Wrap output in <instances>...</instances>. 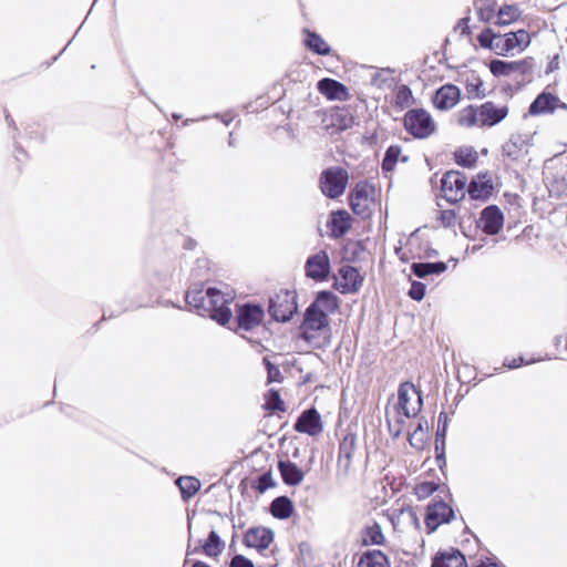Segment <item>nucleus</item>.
Here are the masks:
<instances>
[{"mask_svg": "<svg viewBox=\"0 0 567 567\" xmlns=\"http://www.w3.org/2000/svg\"><path fill=\"white\" fill-rule=\"evenodd\" d=\"M339 308V298L330 290H321L316 295L315 300L308 306L301 323V337L310 340L308 331H321L329 327V315L334 313Z\"/></svg>", "mask_w": 567, "mask_h": 567, "instance_id": "obj_1", "label": "nucleus"}, {"mask_svg": "<svg viewBox=\"0 0 567 567\" xmlns=\"http://www.w3.org/2000/svg\"><path fill=\"white\" fill-rule=\"evenodd\" d=\"M206 296L209 301V306H207L209 312L206 317L213 319L220 326L228 323L233 316L229 306L234 301V292L209 287L206 289Z\"/></svg>", "mask_w": 567, "mask_h": 567, "instance_id": "obj_2", "label": "nucleus"}, {"mask_svg": "<svg viewBox=\"0 0 567 567\" xmlns=\"http://www.w3.org/2000/svg\"><path fill=\"white\" fill-rule=\"evenodd\" d=\"M404 128L419 140L427 138L436 128L431 114L424 109H412L404 115Z\"/></svg>", "mask_w": 567, "mask_h": 567, "instance_id": "obj_3", "label": "nucleus"}, {"mask_svg": "<svg viewBox=\"0 0 567 567\" xmlns=\"http://www.w3.org/2000/svg\"><path fill=\"white\" fill-rule=\"evenodd\" d=\"M297 310V295L295 291L280 290L269 299L268 312L275 321L287 322Z\"/></svg>", "mask_w": 567, "mask_h": 567, "instance_id": "obj_4", "label": "nucleus"}, {"mask_svg": "<svg viewBox=\"0 0 567 567\" xmlns=\"http://www.w3.org/2000/svg\"><path fill=\"white\" fill-rule=\"evenodd\" d=\"M349 179L348 172L342 167H329L320 175V188L323 195L329 198H338L347 187Z\"/></svg>", "mask_w": 567, "mask_h": 567, "instance_id": "obj_5", "label": "nucleus"}, {"mask_svg": "<svg viewBox=\"0 0 567 567\" xmlns=\"http://www.w3.org/2000/svg\"><path fill=\"white\" fill-rule=\"evenodd\" d=\"M466 176L458 171H447L441 179V190L450 203H457L465 196Z\"/></svg>", "mask_w": 567, "mask_h": 567, "instance_id": "obj_6", "label": "nucleus"}, {"mask_svg": "<svg viewBox=\"0 0 567 567\" xmlns=\"http://www.w3.org/2000/svg\"><path fill=\"white\" fill-rule=\"evenodd\" d=\"M455 516L454 509L444 501H433L426 507L425 526L431 534L442 524L450 523Z\"/></svg>", "mask_w": 567, "mask_h": 567, "instance_id": "obj_7", "label": "nucleus"}, {"mask_svg": "<svg viewBox=\"0 0 567 567\" xmlns=\"http://www.w3.org/2000/svg\"><path fill=\"white\" fill-rule=\"evenodd\" d=\"M374 188L368 182H359L349 195V204L353 214L367 218L371 215L369 198Z\"/></svg>", "mask_w": 567, "mask_h": 567, "instance_id": "obj_8", "label": "nucleus"}, {"mask_svg": "<svg viewBox=\"0 0 567 567\" xmlns=\"http://www.w3.org/2000/svg\"><path fill=\"white\" fill-rule=\"evenodd\" d=\"M265 317L264 308L260 305L247 302L236 310V323L238 330L249 331L258 327Z\"/></svg>", "mask_w": 567, "mask_h": 567, "instance_id": "obj_9", "label": "nucleus"}, {"mask_svg": "<svg viewBox=\"0 0 567 567\" xmlns=\"http://www.w3.org/2000/svg\"><path fill=\"white\" fill-rule=\"evenodd\" d=\"M330 271V259L324 250H320L307 258L305 272L308 278L321 282L329 278Z\"/></svg>", "mask_w": 567, "mask_h": 567, "instance_id": "obj_10", "label": "nucleus"}, {"mask_svg": "<svg viewBox=\"0 0 567 567\" xmlns=\"http://www.w3.org/2000/svg\"><path fill=\"white\" fill-rule=\"evenodd\" d=\"M399 405L406 417L415 416L422 405V395L411 382L400 384L398 391Z\"/></svg>", "mask_w": 567, "mask_h": 567, "instance_id": "obj_11", "label": "nucleus"}, {"mask_svg": "<svg viewBox=\"0 0 567 567\" xmlns=\"http://www.w3.org/2000/svg\"><path fill=\"white\" fill-rule=\"evenodd\" d=\"M530 44V35L525 29H519L515 32H508L504 35L499 34L496 44V54L505 56L507 53L515 48L522 47L527 48Z\"/></svg>", "mask_w": 567, "mask_h": 567, "instance_id": "obj_12", "label": "nucleus"}, {"mask_svg": "<svg viewBox=\"0 0 567 567\" xmlns=\"http://www.w3.org/2000/svg\"><path fill=\"white\" fill-rule=\"evenodd\" d=\"M293 429L296 432L317 436L323 430L320 413L315 408L302 411L293 424Z\"/></svg>", "mask_w": 567, "mask_h": 567, "instance_id": "obj_13", "label": "nucleus"}, {"mask_svg": "<svg viewBox=\"0 0 567 567\" xmlns=\"http://www.w3.org/2000/svg\"><path fill=\"white\" fill-rule=\"evenodd\" d=\"M504 224V215L498 206L489 205L485 207L477 221L478 227L487 235H497Z\"/></svg>", "mask_w": 567, "mask_h": 567, "instance_id": "obj_14", "label": "nucleus"}, {"mask_svg": "<svg viewBox=\"0 0 567 567\" xmlns=\"http://www.w3.org/2000/svg\"><path fill=\"white\" fill-rule=\"evenodd\" d=\"M339 277L341 280L337 281L334 287L341 293L357 292L363 281L359 270L350 265H344L339 269Z\"/></svg>", "mask_w": 567, "mask_h": 567, "instance_id": "obj_15", "label": "nucleus"}, {"mask_svg": "<svg viewBox=\"0 0 567 567\" xmlns=\"http://www.w3.org/2000/svg\"><path fill=\"white\" fill-rule=\"evenodd\" d=\"M274 540V532L267 527H251L244 536V544L247 547L256 548L262 551L269 547Z\"/></svg>", "mask_w": 567, "mask_h": 567, "instance_id": "obj_16", "label": "nucleus"}, {"mask_svg": "<svg viewBox=\"0 0 567 567\" xmlns=\"http://www.w3.org/2000/svg\"><path fill=\"white\" fill-rule=\"evenodd\" d=\"M480 126L492 127L501 123L508 114L507 106H496L493 102L487 101L480 106Z\"/></svg>", "mask_w": 567, "mask_h": 567, "instance_id": "obj_17", "label": "nucleus"}, {"mask_svg": "<svg viewBox=\"0 0 567 567\" xmlns=\"http://www.w3.org/2000/svg\"><path fill=\"white\" fill-rule=\"evenodd\" d=\"M460 97L461 91L456 85L445 84L435 92L433 104L441 111H447L456 105Z\"/></svg>", "mask_w": 567, "mask_h": 567, "instance_id": "obj_18", "label": "nucleus"}, {"mask_svg": "<svg viewBox=\"0 0 567 567\" xmlns=\"http://www.w3.org/2000/svg\"><path fill=\"white\" fill-rule=\"evenodd\" d=\"M206 291H204L202 285L190 286L185 293V301L187 306L195 310V312L202 317H206L209 312L206 306Z\"/></svg>", "mask_w": 567, "mask_h": 567, "instance_id": "obj_19", "label": "nucleus"}, {"mask_svg": "<svg viewBox=\"0 0 567 567\" xmlns=\"http://www.w3.org/2000/svg\"><path fill=\"white\" fill-rule=\"evenodd\" d=\"M206 291H204L202 285L190 286L185 293V301L187 306L195 310V312L202 317H206L209 312L206 306Z\"/></svg>", "mask_w": 567, "mask_h": 567, "instance_id": "obj_20", "label": "nucleus"}, {"mask_svg": "<svg viewBox=\"0 0 567 567\" xmlns=\"http://www.w3.org/2000/svg\"><path fill=\"white\" fill-rule=\"evenodd\" d=\"M528 138L522 134H513L503 145V154L513 161H517L528 153Z\"/></svg>", "mask_w": 567, "mask_h": 567, "instance_id": "obj_21", "label": "nucleus"}, {"mask_svg": "<svg viewBox=\"0 0 567 567\" xmlns=\"http://www.w3.org/2000/svg\"><path fill=\"white\" fill-rule=\"evenodd\" d=\"M327 226L330 228L332 237H343L351 228L350 214L343 209L332 212Z\"/></svg>", "mask_w": 567, "mask_h": 567, "instance_id": "obj_22", "label": "nucleus"}, {"mask_svg": "<svg viewBox=\"0 0 567 567\" xmlns=\"http://www.w3.org/2000/svg\"><path fill=\"white\" fill-rule=\"evenodd\" d=\"M319 92L329 100H346L349 95L348 89L341 82L324 78L318 82Z\"/></svg>", "mask_w": 567, "mask_h": 567, "instance_id": "obj_23", "label": "nucleus"}, {"mask_svg": "<svg viewBox=\"0 0 567 567\" xmlns=\"http://www.w3.org/2000/svg\"><path fill=\"white\" fill-rule=\"evenodd\" d=\"M432 567H467L465 556L458 550L439 551L432 561Z\"/></svg>", "mask_w": 567, "mask_h": 567, "instance_id": "obj_24", "label": "nucleus"}, {"mask_svg": "<svg viewBox=\"0 0 567 567\" xmlns=\"http://www.w3.org/2000/svg\"><path fill=\"white\" fill-rule=\"evenodd\" d=\"M557 103L558 97L556 95L548 92H542L530 103L528 107V113L534 116L553 113L557 106Z\"/></svg>", "mask_w": 567, "mask_h": 567, "instance_id": "obj_25", "label": "nucleus"}, {"mask_svg": "<svg viewBox=\"0 0 567 567\" xmlns=\"http://www.w3.org/2000/svg\"><path fill=\"white\" fill-rule=\"evenodd\" d=\"M357 447V435L347 433L339 444L338 464L348 471L351 466L352 456Z\"/></svg>", "mask_w": 567, "mask_h": 567, "instance_id": "obj_26", "label": "nucleus"}, {"mask_svg": "<svg viewBox=\"0 0 567 567\" xmlns=\"http://www.w3.org/2000/svg\"><path fill=\"white\" fill-rule=\"evenodd\" d=\"M278 470L285 484L296 486L300 484L305 477L301 468L290 461H279Z\"/></svg>", "mask_w": 567, "mask_h": 567, "instance_id": "obj_27", "label": "nucleus"}, {"mask_svg": "<svg viewBox=\"0 0 567 567\" xmlns=\"http://www.w3.org/2000/svg\"><path fill=\"white\" fill-rule=\"evenodd\" d=\"M446 269L447 265L444 261L413 262L411 265V271L417 278H425L430 275H441Z\"/></svg>", "mask_w": 567, "mask_h": 567, "instance_id": "obj_28", "label": "nucleus"}, {"mask_svg": "<svg viewBox=\"0 0 567 567\" xmlns=\"http://www.w3.org/2000/svg\"><path fill=\"white\" fill-rule=\"evenodd\" d=\"M358 567H391V565L384 553L379 549H372L361 555Z\"/></svg>", "mask_w": 567, "mask_h": 567, "instance_id": "obj_29", "label": "nucleus"}, {"mask_svg": "<svg viewBox=\"0 0 567 567\" xmlns=\"http://www.w3.org/2000/svg\"><path fill=\"white\" fill-rule=\"evenodd\" d=\"M305 45L318 55H328L331 52L330 45L316 32L305 30Z\"/></svg>", "mask_w": 567, "mask_h": 567, "instance_id": "obj_30", "label": "nucleus"}, {"mask_svg": "<svg viewBox=\"0 0 567 567\" xmlns=\"http://www.w3.org/2000/svg\"><path fill=\"white\" fill-rule=\"evenodd\" d=\"M270 514L278 519H287L293 513V504L288 496H278L270 504Z\"/></svg>", "mask_w": 567, "mask_h": 567, "instance_id": "obj_31", "label": "nucleus"}, {"mask_svg": "<svg viewBox=\"0 0 567 567\" xmlns=\"http://www.w3.org/2000/svg\"><path fill=\"white\" fill-rule=\"evenodd\" d=\"M472 199L487 200L493 192V183L489 178L485 181L473 179L467 189Z\"/></svg>", "mask_w": 567, "mask_h": 567, "instance_id": "obj_32", "label": "nucleus"}, {"mask_svg": "<svg viewBox=\"0 0 567 567\" xmlns=\"http://www.w3.org/2000/svg\"><path fill=\"white\" fill-rule=\"evenodd\" d=\"M176 485L179 488L182 498L188 501L200 488V482L193 476H181L176 480Z\"/></svg>", "mask_w": 567, "mask_h": 567, "instance_id": "obj_33", "label": "nucleus"}, {"mask_svg": "<svg viewBox=\"0 0 567 567\" xmlns=\"http://www.w3.org/2000/svg\"><path fill=\"white\" fill-rule=\"evenodd\" d=\"M225 548V544L216 533V530H210L207 539L202 546L204 554L208 557H217L219 556Z\"/></svg>", "mask_w": 567, "mask_h": 567, "instance_id": "obj_34", "label": "nucleus"}, {"mask_svg": "<svg viewBox=\"0 0 567 567\" xmlns=\"http://www.w3.org/2000/svg\"><path fill=\"white\" fill-rule=\"evenodd\" d=\"M384 543V535L382 528L378 523H373L363 528L362 530V544L369 545H382Z\"/></svg>", "mask_w": 567, "mask_h": 567, "instance_id": "obj_35", "label": "nucleus"}, {"mask_svg": "<svg viewBox=\"0 0 567 567\" xmlns=\"http://www.w3.org/2000/svg\"><path fill=\"white\" fill-rule=\"evenodd\" d=\"M522 66L515 61L492 60L489 62V71L494 76H508L515 72V68Z\"/></svg>", "mask_w": 567, "mask_h": 567, "instance_id": "obj_36", "label": "nucleus"}, {"mask_svg": "<svg viewBox=\"0 0 567 567\" xmlns=\"http://www.w3.org/2000/svg\"><path fill=\"white\" fill-rule=\"evenodd\" d=\"M477 153L473 147H460L454 152V159L457 165L466 168L475 166Z\"/></svg>", "mask_w": 567, "mask_h": 567, "instance_id": "obj_37", "label": "nucleus"}, {"mask_svg": "<svg viewBox=\"0 0 567 567\" xmlns=\"http://www.w3.org/2000/svg\"><path fill=\"white\" fill-rule=\"evenodd\" d=\"M520 12L517 7L505 4L497 11V19L495 24L498 27H506L518 20Z\"/></svg>", "mask_w": 567, "mask_h": 567, "instance_id": "obj_38", "label": "nucleus"}, {"mask_svg": "<svg viewBox=\"0 0 567 567\" xmlns=\"http://www.w3.org/2000/svg\"><path fill=\"white\" fill-rule=\"evenodd\" d=\"M478 20L482 22H491L495 16V1L476 0L474 2Z\"/></svg>", "mask_w": 567, "mask_h": 567, "instance_id": "obj_39", "label": "nucleus"}, {"mask_svg": "<svg viewBox=\"0 0 567 567\" xmlns=\"http://www.w3.org/2000/svg\"><path fill=\"white\" fill-rule=\"evenodd\" d=\"M401 152L402 148L400 145H391L386 148L381 164L383 172H392L394 169Z\"/></svg>", "mask_w": 567, "mask_h": 567, "instance_id": "obj_40", "label": "nucleus"}, {"mask_svg": "<svg viewBox=\"0 0 567 567\" xmlns=\"http://www.w3.org/2000/svg\"><path fill=\"white\" fill-rule=\"evenodd\" d=\"M499 34L495 33L492 28H485L478 35L477 41L483 49L493 50L496 53V44Z\"/></svg>", "mask_w": 567, "mask_h": 567, "instance_id": "obj_41", "label": "nucleus"}, {"mask_svg": "<svg viewBox=\"0 0 567 567\" xmlns=\"http://www.w3.org/2000/svg\"><path fill=\"white\" fill-rule=\"evenodd\" d=\"M478 113H480V106L474 107L471 105L461 112L460 117H458V123L462 126H466V127H472L476 124L480 125V114Z\"/></svg>", "mask_w": 567, "mask_h": 567, "instance_id": "obj_42", "label": "nucleus"}, {"mask_svg": "<svg viewBox=\"0 0 567 567\" xmlns=\"http://www.w3.org/2000/svg\"><path fill=\"white\" fill-rule=\"evenodd\" d=\"M427 421L421 419L413 433L409 434V442L413 447L423 446L426 439Z\"/></svg>", "mask_w": 567, "mask_h": 567, "instance_id": "obj_43", "label": "nucleus"}, {"mask_svg": "<svg viewBox=\"0 0 567 567\" xmlns=\"http://www.w3.org/2000/svg\"><path fill=\"white\" fill-rule=\"evenodd\" d=\"M265 409L270 412L285 411V403L277 390H269L266 395Z\"/></svg>", "mask_w": 567, "mask_h": 567, "instance_id": "obj_44", "label": "nucleus"}, {"mask_svg": "<svg viewBox=\"0 0 567 567\" xmlns=\"http://www.w3.org/2000/svg\"><path fill=\"white\" fill-rule=\"evenodd\" d=\"M411 99H412L411 89L408 85L402 84L398 87V91L395 93L394 104H395V106L403 110L406 106H409Z\"/></svg>", "mask_w": 567, "mask_h": 567, "instance_id": "obj_45", "label": "nucleus"}, {"mask_svg": "<svg viewBox=\"0 0 567 567\" xmlns=\"http://www.w3.org/2000/svg\"><path fill=\"white\" fill-rule=\"evenodd\" d=\"M439 485L435 482H422L414 487V494L419 499H425L436 492Z\"/></svg>", "mask_w": 567, "mask_h": 567, "instance_id": "obj_46", "label": "nucleus"}, {"mask_svg": "<svg viewBox=\"0 0 567 567\" xmlns=\"http://www.w3.org/2000/svg\"><path fill=\"white\" fill-rule=\"evenodd\" d=\"M276 485L271 472H265L258 476L255 488L259 493H265L268 488L274 487Z\"/></svg>", "mask_w": 567, "mask_h": 567, "instance_id": "obj_47", "label": "nucleus"}, {"mask_svg": "<svg viewBox=\"0 0 567 567\" xmlns=\"http://www.w3.org/2000/svg\"><path fill=\"white\" fill-rule=\"evenodd\" d=\"M426 286L421 281H412L408 296L415 301H421L425 296Z\"/></svg>", "mask_w": 567, "mask_h": 567, "instance_id": "obj_48", "label": "nucleus"}, {"mask_svg": "<svg viewBox=\"0 0 567 567\" xmlns=\"http://www.w3.org/2000/svg\"><path fill=\"white\" fill-rule=\"evenodd\" d=\"M435 453H436V463L440 470H443V467L446 465V458H445V437L442 440H439V437L435 436Z\"/></svg>", "mask_w": 567, "mask_h": 567, "instance_id": "obj_49", "label": "nucleus"}, {"mask_svg": "<svg viewBox=\"0 0 567 567\" xmlns=\"http://www.w3.org/2000/svg\"><path fill=\"white\" fill-rule=\"evenodd\" d=\"M447 424H449L447 414L444 411H442L439 414L437 429H436V433H435V436L439 437V440L446 437Z\"/></svg>", "mask_w": 567, "mask_h": 567, "instance_id": "obj_50", "label": "nucleus"}, {"mask_svg": "<svg viewBox=\"0 0 567 567\" xmlns=\"http://www.w3.org/2000/svg\"><path fill=\"white\" fill-rule=\"evenodd\" d=\"M483 82L480 78H475L474 82H468L466 84V90L468 93H475L477 97H484L485 92L482 90Z\"/></svg>", "mask_w": 567, "mask_h": 567, "instance_id": "obj_51", "label": "nucleus"}, {"mask_svg": "<svg viewBox=\"0 0 567 567\" xmlns=\"http://www.w3.org/2000/svg\"><path fill=\"white\" fill-rule=\"evenodd\" d=\"M229 567H255V565L244 555L237 554L231 558Z\"/></svg>", "mask_w": 567, "mask_h": 567, "instance_id": "obj_52", "label": "nucleus"}, {"mask_svg": "<svg viewBox=\"0 0 567 567\" xmlns=\"http://www.w3.org/2000/svg\"><path fill=\"white\" fill-rule=\"evenodd\" d=\"M455 217L456 216H455L454 210L446 209V210H442L441 212L440 220H441L443 226L451 227L455 223Z\"/></svg>", "mask_w": 567, "mask_h": 567, "instance_id": "obj_53", "label": "nucleus"}, {"mask_svg": "<svg viewBox=\"0 0 567 567\" xmlns=\"http://www.w3.org/2000/svg\"><path fill=\"white\" fill-rule=\"evenodd\" d=\"M517 63H520L522 66L515 68V72H518L522 75L530 74L533 71V60L530 58L524 59L520 61H516Z\"/></svg>", "mask_w": 567, "mask_h": 567, "instance_id": "obj_54", "label": "nucleus"}, {"mask_svg": "<svg viewBox=\"0 0 567 567\" xmlns=\"http://www.w3.org/2000/svg\"><path fill=\"white\" fill-rule=\"evenodd\" d=\"M268 382H280L281 381V372L277 365H271L269 371H267Z\"/></svg>", "mask_w": 567, "mask_h": 567, "instance_id": "obj_55", "label": "nucleus"}, {"mask_svg": "<svg viewBox=\"0 0 567 567\" xmlns=\"http://www.w3.org/2000/svg\"><path fill=\"white\" fill-rule=\"evenodd\" d=\"M523 364H525L523 357H518V358H514V359H505V361H504V365L508 369H517V368L522 367Z\"/></svg>", "mask_w": 567, "mask_h": 567, "instance_id": "obj_56", "label": "nucleus"}, {"mask_svg": "<svg viewBox=\"0 0 567 567\" xmlns=\"http://www.w3.org/2000/svg\"><path fill=\"white\" fill-rule=\"evenodd\" d=\"M468 21H470V17L462 18L458 21V28H461L462 34H470L471 33V29L468 27Z\"/></svg>", "mask_w": 567, "mask_h": 567, "instance_id": "obj_57", "label": "nucleus"}, {"mask_svg": "<svg viewBox=\"0 0 567 567\" xmlns=\"http://www.w3.org/2000/svg\"><path fill=\"white\" fill-rule=\"evenodd\" d=\"M558 55H555L554 59L549 63V70L553 71L554 69L558 68Z\"/></svg>", "mask_w": 567, "mask_h": 567, "instance_id": "obj_58", "label": "nucleus"}, {"mask_svg": "<svg viewBox=\"0 0 567 567\" xmlns=\"http://www.w3.org/2000/svg\"><path fill=\"white\" fill-rule=\"evenodd\" d=\"M196 243L193 240V239H187L186 243L184 244V247L186 249H193L195 247Z\"/></svg>", "mask_w": 567, "mask_h": 567, "instance_id": "obj_59", "label": "nucleus"}, {"mask_svg": "<svg viewBox=\"0 0 567 567\" xmlns=\"http://www.w3.org/2000/svg\"><path fill=\"white\" fill-rule=\"evenodd\" d=\"M192 567H210L207 563H204L202 560H196L193 563Z\"/></svg>", "mask_w": 567, "mask_h": 567, "instance_id": "obj_60", "label": "nucleus"}, {"mask_svg": "<svg viewBox=\"0 0 567 567\" xmlns=\"http://www.w3.org/2000/svg\"><path fill=\"white\" fill-rule=\"evenodd\" d=\"M372 83H373V84H375V85H379V86L381 85L382 80H381V78H380V74H378V73H377V74L372 78Z\"/></svg>", "mask_w": 567, "mask_h": 567, "instance_id": "obj_61", "label": "nucleus"}, {"mask_svg": "<svg viewBox=\"0 0 567 567\" xmlns=\"http://www.w3.org/2000/svg\"><path fill=\"white\" fill-rule=\"evenodd\" d=\"M264 363H265L267 371H269V368L271 365H275L274 363H271V361L268 358H264Z\"/></svg>", "mask_w": 567, "mask_h": 567, "instance_id": "obj_62", "label": "nucleus"}, {"mask_svg": "<svg viewBox=\"0 0 567 567\" xmlns=\"http://www.w3.org/2000/svg\"><path fill=\"white\" fill-rule=\"evenodd\" d=\"M197 551H198V548H197V547H196V548H194V549H190V547L188 546V547H187V551H186V554H187V556H189V555H192V554H194V553H197Z\"/></svg>", "mask_w": 567, "mask_h": 567, "instance_id": "obj_63", "label": "nucleus"}, {"mask_svg": "<svg viewBox=\"0 0 567 567\" xmlns=\"http://www.w3.org/2000/svg\"><path fill=\"white\" fill-rule=\"evenodd\" d=\"M474 567H498L497 565L493 564V565H477V566H474Z\"/></svg>", "mask_w": 567, "mask_h": 567, "instance_id": "obj_64", "label": "nucleus"}]
</instances>
